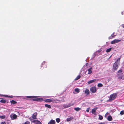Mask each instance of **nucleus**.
<instances>
[{
  "mask_svg": "<svg viewBox=\"0 0 124 124\" xmlns=\"http://www.w3.org/2000/svg\"><path fill=\"white\" fill-rule=\"evenodd\" d=\"M26 98L31 99L33 101H43L42 98H38V96H27Z\"/></svg>",
  "mask_w": 124,
  "mask_h": 124,
  "instance_id": "obj_1",
  "label": "nucleus"
},
{
  "mask_svg": "<svg viewBox=\"0 0 124 124\" xmlns=\"http://www.w3.org/2000/svg\"><path fill=\"white\" fill-rule=\"evenodd\" d=\"M121 57H119L117 58L116 61L114 63L113 67V69L114 70H115L118 68V65L119 64Z\"/></svg>",
  "mask_w": 124,
  "mask_h": 124,
  "instance_id": "obj_2",
  "label": "nucleus"
},
{
  "mask_svg": "<svg viewBox=\"0 0 124 124\" xmlns=\"http://www.w3.org/2000/svg\"><path fill=\"white\" fill-rule=\"evenodd\" d=\"M117 93H114L111 94L110 96L108 101H111L115 99L117 97Z\"/></svg>",
  "mask_w": 124,
  "mask_h": 124,
  "instance_id": "obj_3",
  "label": "nucleus"
},
{
  "mask_svg": "<svg viewBox=\"0 0 124 124\" xmlns=\"http://www.w3.org/2000/svg\"><path fill=\"white\" fill-rule=\"evenodd\" d=\"M90 90L93 93H95L96 91V88L94 86H93L91 87L90 89Z\"/></svg>",
  "mask_w": 124,
  "mask_h": 124,
  "instance_id": "obj_4",
  "label": "nucleus"
},
{
  "mask_svg": "<svg viewBox=\"0 0 124 124\" xmlns=\"http://www.w3.org/2000/svg\"><path fill=\"white\" fill-rule=\"evenodd\" d=\"M44 101L46 102H55L56 101L55 99H52L45 100Z\"/></svg>",
  "mask_w": 124,
  "mask_h": 124,
  "instance_id": "obj_5",
  "label": "nucleus"
},
{
  "mask_svg": "<svg viewBox=\"0 0 124 124\" xmlns=\"http://www.w3.org/2000/svg\"><path fill=\"white\" fill-rule=\"evenodd\" d=\"M37 113L36 112L35 113L32 115V118L33 119H37Z\"/></svg>",
  "mask_w": 124,
  "mask_h": 124,
  "instance_id": "obj_6",
  "label": "nucleus"
},
{
  "mask_svg": "<svg viewBox=\"0 0 124 124\" xmlns=\"http://www.w3.org/2000/svg\"><path fill=\"white\" fill-rule=\"evenodd\" d=\"M121 41V40L115 39L111 42V43L112 44H114L118 42Z\"/></svg>",
  "mask_w": 124,
  "mask_h": 124,
  "instance_id": "obj_7",
  "label": "nucleus"
},
{
  "mask_svg": "<svg viewBox=\"0 0 124 124\" xmlns=\"http://www.w3.org/2000/svg\"><path fill=\"white\" fill-rule=\"evenodd\" d=\"M97 109V107H96L94 108L93 109H92V114L95 115H96V113L95 112L96 111Z\"/></svg>",
  "mask_w": 124,
  "mask_h": 124,
  "instance_id": "obj_8",
  "label": "nucleus"
},
{
  "mask_svg": "<svg viewBox=\"0 0 124 124\" xmlns=\"http://www.w3.org/2000/svg\"><path fill=\"white\" fill-rule=\"evenodd\" d=\"M32 122L36 124H42V123L39 121L38 120H34Z\"/></svg>",
  "mask_w": 124,
  "mask_h": 124,
  "instance_id": "obj_9",
  "label": "nucleus"
},
{
  "mask_svg": "<svg viewBox=\"0 0 124 124\" xmlns=\"http://www.w3.org/2000/svg\"><path fill=\"white\" fill-rule=\"evenodd\" d=\"M92 67H90V68L88 70V73H86V71L85 72V74H91L92 72Z\"/></svg>",
  "mask_w": 124,
  "mask_h": 124,
  "instance_id": "obj_10",
  "label": "nucleus"
},
{
  "mask_svg": "<svg viewBox=\"0 0 124 124\" xmlns=\"http://www.w3.org/2000/svg\"><path fill=\"white\" fill-rule=\"evenodd\" d=\"M73 105V104H66L64 105V107L65 108H67L68 107H70L71 106H72Z\"/></svg>",
  "mask_w": 124,
  "mask_h": 124,
  "instance_id": "obj_11",
  "label": "nucleus"
},
{
  "mask_svg": "<svg viewBox=\"0 0 124 124\" xmlns=\"http://www.w3.org/2000/svg\"><path fill=\"white\" fill-rule=\"evenodd\" d=\"M56 123L55 120L53 119H51L50 120L49 122L48 123V124H55Z\"/></svg>",
  "mask_w": 124,
  "mask_h": 124,
  "instance_id": "obj_12",
  "label": "nucleus"
},
{
  "mask_svg": "<svg viewBox=\"0 0 124 124\" xmlns=\"http://www.w3.org/2000/svg\"><path fill=\"white\" fill-rule=\"evenodd\" d=\"M85 93L86 94V96L90 94V92L88 89H86L85 91Z\"/></svg>",
  "mask_w": 124,
  "mask_h": 124,
  "instance_id": "obj_13",
  "label": "nucleus"
},
{
  "mask_svg": "<svg viewBox=\"0 0 124 124\" xmlns=\"http://www.w3.org/2000/svg\"><path fill=\"white\" fill-rule=\"evenodd\" d=\"M115 32H114L110 36V37H108V39H111L112 38H114L115 36V35H114Z\"/></svg>",
  "mask_w": 124,
  "mask_h": 124,
  "instance_id": "obj_14",
  "label": "nucleus"
},
{
  "mask_svg": "<svg viewBox=\"0 0 124 124\" xmlns=\"http://www.w3.org/2000/svg\"><path fill=\"white\" fill-rule=\"evenodd\" d=\"M96 79H94L93 80H90L88 82V84H90L93 82L96 81Z\"/></svg>",
  "mask_w": 124,
  "mask_h": 124,
  "instance_id": "obj_15",
  "label": "nucleus"
},
{
  "mask_svg": "<svg viewBox=\"0 0 124 124\" xmlns=\"http://www.w3.org/2000/svg\"><path fill=\"white\" fill-rule=\"evenodd\" d=\"M73 119V117L72 116H71L69 118H67L66 119V120L67 121L69 122L71 120Z\"/></svg>",
  "mask_w": 124,
  "mask_h": 124,
  "instance_id": "obj_16",
  "label": "nucleus"
},
{
  "mask_svg": "<svg viewBox=\"0 0 124 124\" xmlns=\"http://www.w3.org/2000/svg\"><path fill=\"white\" fill-rule=\"evenodd\" d=\"M112 119V116H109L108 117L107 119L109 121H111Z\"/></svg>",
  "mask_w": 124,
  "mask_h": 124,
  "instance_id": "obj_17",
  "label": "nucleus"
},
{
  "mask_svg": "<svg viewBox=\"0 0 124 124\" xmlns=\"http://www.w3.org/2000/svg\"><path fill=\"white\" fill-rule=\"evenodd\" d=\"M10 102L11 104H16L17 103V102L16 101H15L13 100H12L10 101Z\"/></svg>",
  "mask_w": 124,
  "mask_h": 124,
  "instance_id": "obj_18",
  "label": "nucleus"
},
{
  "mask_svg": "<svg viewBox=\"0 0 124 124\" xmlns=\"http://www.w3.org/2000/svg\"><path fill=\"white\" fill-rule=\"evenodd\" d=\"M74 90L77 93H78L79 92L80 90L78 88H76Z\"/></svg>",
  "mask_w": 124,
  "mask_h": 124,
  "instance_id": "obj_19",
  "label": "nucleus"
},
{
  "mask_svg": "<svg viewBox=\"0 0 124 124\" xmlns=\"http://www.w3.org/2000/svg\"><path fill=\"white\" fill-rule=\"evenodd\" d=\"M0 102L2 103H5L6 102V101L4 99H2L0 100Z\"/></svg>",
  "mask_w": 124,
  "mask_h": 124,
  "instance_id": "obj_20",
  "label": "nucleus"
},
{
  "mask_svg": "<svg viewBox=\"0 0 124 124\" xmlns=\"http://www.w3.org/2000/svg\"><path fill=\"white\" fill-rule=\"evenodd\" d=\"M45 106L48 108H50L51 107V106L50 105L47 104H45Z\"/></svg>",
  "mask_w": 124,
  "mask_h": 124,
  "instance_id": "obj_21",
  "label": "nucleus"
},
{
  "mask_svg": "<svg viewBox=\"0 0 124 124\" xmlns=\"http://www.w3.org/2000/svg\"><path fill=\"white\" fill-rule=\"evenodd\" d=\"M46 64H45V62H42V67H43V68H46Z\"/></svg>",
  "mask_w": 124,
  "mask_h": 124,
  "instance_id": "obj_22",
  "label": "nucleus"
},
{
  "mask_svg": "<svg viewBox=\"0 0 124 124\" xmlns=\"http://www.w3.org/2000/svg\"><path fill=\"white\" fill-rule=\"evenodd\" d=\"M81 109V108H80L78 107L76 108H74V109L77 111H79Z\"/></svg>",
  "mask_w": 124,
  "mask_h": 124,
  "instance_id": "obj_23",
  "label": "nucleus"
},
{
  "mask_svg": "<svg viewBox=\"0 0 124 124\" xmlns=\"http://www.w3.org/2000/svg\"><path fill=\"white\" fill-rule=\"evenodd\" d=\"M80 76L79 75H78L75 79V80H78L80 78Z\"/></svg>",
  "mask_w": 124,
  "mask_h": 124,
  "instance_id": "obj_24",
  "label": "nucleus"
},
{
  "mask_svg": "<svg viewBox=\"0 0 124 124\" xmlns=\"http://www.w3.org/2000/svg\"><path fill=\"white\" fill-rule=\"evenodd\" d=\"M111 49L112 48L111 47L107 49L106 50V52L108 53L110 52L111 51Z\"/></svg>",
  "mask_w": 124,
  "mask_h": 124,
  "instance_id": "obj_25",
  "label": "nucleus"
},
{
  "mask_svg": "<svg viewBox=\"0 0 124 124\" xmlns=\"http://www.w3.org/2000/svg\"><path fill=\"white\" fill-rule=\"evenodd\" d=\"M122 75H118V78L119 79H121L122 78Z\"/></svg>",
  "mask_w": 124,
  "mask_h": 124,
  "instance_id": "obj_26",
  "label": "nucleus"
},
{
  "mask_svg": "<svg viewBox=\"0 0 124 124\" xmlns=\"http://www.w3.org/2000/svg\"><path fill=\"white\" fill-rule=\"evenodd\" d=\"M13 118L14 119H16L17 117V116L16 114H14L12 116Z\"/></svg>",
  "mask_w": 124,
  "mask_h": 124,
  "instance_id": "obj_27",
  "label": "nucleus"
},
{
  "mask_svg": "<svg viewBox=\"0 0 124 124\" xmlns=\"http://www.w3.org/2000/svg\"><path fill=\"white\" fill-rule=\"evenodd\" d=\"M5 118V115H2L0 116V118L2 119H4Z\"/></svg>",
  "mask_w": 124,
  "mask_h": 124,
  "instance_id": "obj_28",
  "label": "nucleus"
},
{
  "mask_svg": "<svg viewBox=\"0 0 124 124\" xmlns=\"http://www.w3.org/2000/svg\"><path fill=\"white\" fill-rule=\"evenodd\" d=\"M97 86L98 87H101L103 86V85L101 83H99L98 84Z\"/></svg>",
  "mask_w": 124,
  "mask_h": 124,
  "instance_id": "obj_29",
  "label": "nucleus"
},
{
  "mask_svg": "<svg viewBox=\"0 0 124 124\" xmlns=\"http://www.w3.org/2000/svg\"><path fill=\"white\" fill-rule=\"evenodd\" d=\"M56 120L57 123H59L60 121V119L59 118H57L56 119Z\"/></svg>",
  "mask_w": 124,
  "mask_h": 124,
  "instance_id": "obj_30",
  "label": "nucleus"
},
{
  "mask_svg": "<svg viewBox=\"0 0 124 124\" xmlns=\"http://www.w3.org/2000/svg\"><path fill=\"white\" fill-rule=\"evenodd\" d=\"M103 117L101 115L99 116V119L100 120H102L103 119Z\"/></svg>",
  "mask_w": 124,
  "mask_h": 124,
  "instance_id": "obj_31",
  "label": "nucleus"
},
{
  "mask_svg": "<svg viewBox=\"0 0 124 124\" xmlns=\"http://www.w3.org/2000/svg\"><path fill=\"white\" fill-rule=\"evenodd\" d=\"M120 114L122 115L124 114V112L123 110L122 111H120Z\"/></svg>",
  "mask_w": 124,
  "mask_h": 124,
  "instance_id": "obj_32",
  "label": "nucleus"
},
{
  "mask_svg": "<svg viewBox=\"0 0 124 124\" xmlns=\"http://www.w3.org/2000/svg\"><path fill=\"white\" fill-rule=\"evenodd\" d=\"M30 124V122L28 121H27L26 122H25L24 124Z\"/></svg>",
  "mask_w": 124,
  "mask_h": 124,
  "instance_id": "obj_33",
  "label": "nucleus"
},
{
  "mask_svg": "<svg viewBox=\"0 0 124 124\" xmlns=\"http://www.w3.org/2000/svg\"><path fill=\"white\" fill-rule=\"evenodd\" d=\"M6 123L5 122H2L0 124H6Z\"/></svg>",
  "mask_w": 124,
  "mask_h": 124,
  "instance_id": "obj_34",
  "label": "nucleus"
},
{
  "mask_svg": "<svg viewBox=\"0 0 124 124\" xmlns=\"http://www.w3.org/2000/svg\"><path fill=\"white\" fill-rule=\"evenodd\" d=\"M122 70L121 69V70H119L118 71V72H120V73H121L122 72Z\"/></svg>",
  "mask_w": 124,
  "mask_h": 124,
  "instance_id": "obj_35",
  "label": "nucleus"
},
{
  "mask_svg": "<svg viewBox=\"0 0 124 124\" xmlns=\"http://www.w3.org/2000/svg\"><path fill=\"white\" fill-rule=\"evenodd\" d=\"M89 108H87L86 110V112H89Z\"/></svg>",
  "mask_w": 124,
  "mask_h": 124,
  "instance_id": "obj_36",
  "label": "nucleus"
},
{
  "mask_svg": "<svg viewBox=\"0 0 124 124\" xmlns=\"http://www.w3.org/2000/svg\"><path fill=\"white\" fill-rule=\"evenodd\" d=\"M4 96L5 97H8H8H9V96H8L7 95H4Z\"/></svg>",
  "mask_w": 124,
  "mask_h": 124,
  "instance_id": "obj_37",
  "label": "nucleus"
},
{
  "mask_svg": "<svg viewBox=\"0 0 124 124\" xmlns=\"http://www.w3.org/2000/svg\"><path fill=\"white\" fill-rule=\"evenodd\" d=\"M13 97L12 96H9V97H8V98H12Z\"/></svg>",
  "mask_w": 124,
  "mask_h": 124,
  "instance_id": "obj_38",
  "label": "nucleus"
},
{
  "mask_svg": "<svg viewBox=\"0 0 124 124\" xmlns=\"http://www.w3.org/2000/svg\"><path fill=\"white\" fill-rule=\"evenodd\" d=\"M98 124H104V123H99Z\"/></svg>",
  "mask_w": 124,
  "mask_h": 124,
  "instance_id": "obj_39",
  "label": "nucleus"
},
{
  "mask_svg": "<svg viewBox=\"0 0 124 124\" xmlns=\"http://www.w3.org/2000/svg\"><path fill=\"white\" fill-rule=\"evenodd\" d=\"M123 28H124V26H123Z\"/></svg>",
  "mask_w": 124,
  "mask_h": 124,
  "instance_id": "obj_40",
  "label": "nucleus"
},
{
  "mask_svg": "<svg viewBox=\"0 0 124 124\" xmlns=\"http://www.w3.org/2000/svg\"><path fill=\"white\" fill-rule=\"evenodd\" d=\"M1 98H0V99H1Z\"/></svg>",
  "mask_w": 124,
  "mask_h": 124,
  "instance_id": "obj_41",
  "label": "nucleus"
}]
</instances>
